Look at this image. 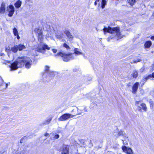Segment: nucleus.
Returning <instances> with one entry per match:
<instances>
[{"label":"nucleus","instance_id":"nucleus-1","mask_svg":"<svg viewBox=\"0 0 154 154\" xmlns=\"http://www.w3.org/2000/svg\"><path fill=\"white\" fill-rule=\"evenodd\" d=\"M32 64V61L29 58L25 57H19L16 61L11 64L10 67L11 70H15L25 64L26 67L29 68Z\"/></svg>","mask_w":154,"mask_h":154},{"label":"nucleus","instance_id":"nucleus-2","mask_svg":"<svg viewBox=\"0 0 154 154\" xmlns=\"http://www.w3.org/2000/svg\"><path fill=\"white\" fill-rule=\"evenodd\" d=\"M42 31V29H36L35 30V32L38 37V41L40 42V44L38 45L37 48H35V50L38 52L43 54L45 53L46 49L49 50L50 48L45 43L42 42L43 39V35Z\"/></svg>","mask_w":154,"mask_h":154},{"label":"nucleus","instance_id":"nucleus-3","mask_svg":"<svg viewBox=\"0 0 154 154\" xmlns=\"http://www.w3.org/2000/svg\"><path fill=\"white\" fill-rule=\"evenodd\" d=\"M101 30L103 31L104 35H106L107 32L111 34L116 33L117 40L123 37V36L121 35V34L120 32V29L119 27L111 28L109 26L108 28L104 27Z\"/></svg>","mask_w":154,"mask_h":154},{"label":"nucleus","instance_id":"nucleus-4","mask_svg":"<svg viewBox=\"0 0 154 154\" xmlns=\"http://www.w3.org/2000/svg\"><path fill=\"white\" fill-rule=\"evenodd\" d=\"M58 56L62 57L63 60L64 61H68L70 60H73L75 58V56L72 53L67 54L66 53L60 52L55 55V56Z\"/></svg>","mask_w":154,"mask_h":154},{"label":"nucleus","instance_id":"nucleus-5","mask_svg":"<svg viewBox=\"0 0 154 154\" xmlns=\"http://www.w3.org/2000/svg\"><path fill=\"white\" fill-rule=\"evenodd\" d=\"M61 154H69V149L68 145H63L60 148Z\"/></svg>","mask_w":154,"mask_h":154},{"label":"nucleus","instance_id":"nucleus-6","mask_svg":"<svg viewBox=\"0 0 154 154\" xmlns=\"http://www.w3.org/2000/svg\"><path fill=\"white\" fill-rule=\"evenodd\" d=\"M7 11L9 12L8 16L12 17L14 12V8L12 5H10L7 8Z\"/></svg>","mask_w":154,"mask_h":154},{"label":"nucleus","instance_id":"nucleus-7","mask_svg":"<svg viewBox=\"0 0 154 154\" xmlns=\"http://www.w3.org/2000/svg\"><path fill=\"white\" fill-rule=\"evenodd\" d=\"M72 117L71 115L69 114H65L61 116L58 119L59 121H63L66 120Z\"/></svg>","mask_w":154,"mask_h":154},{"label":"nucleus","instance_id":"nucleus-8","mask_svg":"<svg viewBox=\"0 0 154 154\" xmlns=\"http://www.w3.org/2000/svg\"><path fill=\"white\" fill-rule=\"evenodd\" d=\"M122 149L124 152L127 154H133L132 150L128 147L123 146L122 147Z\"/></svg>","mask_w":154,"mask_h":154},{"label":"nucleus","instance_id":"nucleus-9","mask_svg":"<svg viewBox=\"0 0 154 154\" xmlns=\"http://www.w3.org/2000/svg\"><path fill=\"white\" fill-rule=\"evenodd\" d=\"M78 108H77L78 110V112H79V114H81V112H85L87 111L88 109L87 107L86 106H78Z\"/></svg>","mask_w":154,"mask_h":154},{"label":"nucleus","instance_id":"nucleus-10","mask_svg":"<svg viewBox=\"0 0 154 154\" xmlns=\"http://www.w3.org/2000/svg\"><path fill=\"white\" fill-rule=\"evenodd\" d=\"M139 84V83L138 82H137L135 83L133 85L132 88V92L133 93L135 94L136 93L137 90L138 88Z\"/></svg>","mask_w":154,"mask_h":154},{"label":"nucleus","instance_id":"nucleus-11","mask_svg":"<svg viewBox=\"0 0 154 154\" xmlns=\"http://www.w3.org/2000/svg\"><path fill=\"white\" fill-rule=\"evenodd\" d=\"M64 33L66 35L68 38L70 40H72L73 36L69 31L67 30H66L64 31Z\"/></svg>","mask_w":154,"mask_h":154},{"label":"nucleus","instance_id":"nucleus-12","mask_svg":"<svg viewBox=\"0 0 154 154\" xmlns=\"http://www.w3.org/2000/svg\"><path fill=\"white\" fill-rule=\"evenodd\" d=\"M52 119V117L50 118L47 120H45L43 123L41 124L40 125H41V126H43L44 125H48L51 121Z\"/></svg>","mask_w":154,"mask_h":154},{"label":"nucleus","instance_id":"nucleus-13","mask_svg":"<svg viewBox=\"0 0 154 154\" xmlns=\"http://www.w3.org/2000/svg\"><path fill=\"white\" fill-rule=\"evenodd\" d=\"M5 10V5L3 3H2L1 5L0 8V12L2 14H4Z\"/></svg>","mask_w":154,"mask_h":154},{"label":"nucleus","instance_id":"nucleus-14","mask_svg":"<svg viewBox=\"0 0 154 154\" xmlns=\"http://www.w3.org/2000/svg\"><path fill=\"white\" fill-rule=\"evenodd\" d=\"M10 50L12 51L14 53L17 52L18 50L17 45H14V46L11 47Z\"/></svg>","mask_w":154,"mask_h":154},{"label":"nucleus","instance_id":"nucleus-15","mask_svg":"<svg viewBox=\"0 0 154 154\" xmlns=\"http://www.w3.org/2000/svg\"><path fill=\"white\" fill-rule=\"evenodd\" d=\"M146 106H138L137 109V110L139 111H142V110H143L144 111H146Z\"/></svg>","mask_w":154,"mask_h":154},{"label":"nucleus","instance_id":"nucleus-16","mask_svg":"<svg viewBox=\"0 0 154 154\" xmlns=\"http://www.w3.org/2000/svg\"><path fill=\"white\" fill-rule=\"evenodd\" d=\"M152 45V42L150 41H146L144 45L146 48H149Z\"/></svg>","mask_w":154,"mask_h":154},{"label":"nucleus","instance_id":"nucleus-17","mask_svg":"<svg viewBox=\"0 0 154 154\" xmlns=\"http://www.w3.org/2000/svg\"><path fill=\"white\" fill-rule=\"evenodd\" d=\"M17 45L18 46V50L19 51H21L26 48L25 46L23 45L22 44H20Z\"/></svg>","mask_w":154,"mask_h":154},{"label":"nucleus","instance_id":"nucleus-18","mask_svg":"<svg viewBox=\"0 0 154 154\" xmlns=\"http://www.w3.org/2000/svg\"><path fill=\"white\" fill-rule=\"evenodd\" d=\"M107 2L106 0H102L101 2V7L102 9L104 8L106 5Z\"/></svg>","mask_w":154,"mask_h":154},{"label":"nucleus","instance_id":"nucleus-19","mask_svg":"<svg viewBox=\"0 0 154 154\" xmlns=\"http://www.w3.org/2000/svg\"><path fill=\"white\" fill-rule=\"evenodd\" d=\"M21 5V2L20 1L17 2L14 4L15 7L17 8H19Z\"/></svg>","mask_w":154,"mask_h":154},{"label":"nucleus","instance_id":"nucleus-20","mask_svg":"<svg viewBox=\"0 0 154 154\" xmlns=\"http://www.w3.org/2000/svg\"><path fill=\"white\" fill-rule=\"evenodd\" d=\"M152 77L154 78V72H153L152 75H149L147 77L143 78V80H144L145 81H146L148 79H149V78Z\"/></svg>","mask_w":154,"mask_h":154},{"label":"nucleus","instance_id":"nucleus-21","mask_svg":"<svg viewBox=\"0 0 154 154\" xmlns=\"http://www.w3.org/2000/svg\"><path fill=\"white\" fill-rule=\"evenodd\" d=\"M79 49L78 48H75L74 49V54L77 55H80L82 54V52L79 51Z\"/></svg>","mask_w":154,"mask_h":154},{"label":"nucleus","instance_id":"nucleus-22","mask_svg":"<svg viewBox=\"0 0 154 154\" xmlns=\"http://www.w3.org/2000/svg\"><path fill=\"white\" fill-rule=\"evenodd\" d=\"M63 33H61L60 34H58L56 35V36L57 38L60 39H62L63 37Z\"/></svg>","mask_w":154,"mask_h":154},{"label":"nucleus","instance_id":"nucleus-23","mask_svg":"<svg viewBox=\"0 0 154 154\" xmlns=\"http://www.w3.org/2000/svg\"><path fill=\"white\" fill-rule=\"evenodd\" d=\"M136 1V0H129L128 2L132 6L135 4Z\"/></svg>","mask_w":154,"mask_h":154},{"label":"nucleus","instance_id":"nucleus-24","mask_svg":"<svg viewBox=\"0 0 154 154\" xmlns=\"http://www.w3.org/2000/svg\"><path fill=\"white\" fill-rule=\"evenodd\" d=\"M13 32L15 36H16L18 34L17 29L16 28H14L13 29Z\"/></svg>","mask_w":154,"mask_h":154},{"label":"nucleus","instance_id":"nucleus-25","mask_svg":"<svg viewBox=\"0 0 154 154\" xmlns=\"http://www.w3.org/2000/svg\"><path fill=\"white\" fill-rule=\"evenodd\" d=\"M62 45L65 48H66L67 49V50H69L70 49V47L66 43H64Z\"/></svg>","mask_w":154,"mask_h":154},{"label":"nucleus","instance_id":"nucleus-26","mask_svg":"<svg viewBox=\"0 0 154 154\" xmlns=\"http://www.w3.org/2000/svg\"><path fill=\"white\" fill-rule=\"evenodd\" d=\"M132 75L134 78H136L138 75V73L137 71H134Z\"/></svg>","mask_w":154,"mask_h":154},{"label":"nucleus","instance_id":"nucleus-27","mask_svg":"<svg viewBox=\"0 0 154 154\" xmlns=\"http://www.w3.org/2000/svg\"><path fill=\"white\" fill-rule=\"evenodd\" d=\"M49 76L51 78V79L53 78L54 76V74L53 72H50L49 73Z\"/></svg>","mask_w":154,"mask_h":154},{"label":"nucleus","instance_id":"nucleus-28","mask_svg":"<svg viewBox=\"0 0 154 154\" xmlns=\"http://www.w3.org/2000/svg\"><path fill=\"white\" fill-rule=\"evenodd\" d=\"M49 67L48 66H45V71L47 72L48 73L49 72Z\"/></svg>","mask_w":154,"mask_h":154},{"label":"nucleus","instance_id":"nucleus-29","mask_svg":"<svg viewBox=\"0 0 154 154\" xmlns=\"http://www.w3.org/2000/svg\"><path fill=\"white\" fill-rule=\"evenodd\" d=\"M141 61V59L139 58H137L136 60H134L133 61L134 63H136Z\"/></svg>","mask_w":154,"mask_h":154},{"label":"nucleus","instance_id":"nucleus-30","mask_svg":"<svg viewBox=\"0 0 154 154\" xmlns=\"http://www.w3.org/2000/svg\"><path fill=\"white\" fill-rule=\"evenodd\" d=\"M149 101L150 106H153L154 105L153 102L151 100H149Z\"/></svg>","mask_w":154,"mask_h":154},{"label":"nucleus","instance_id":"nucleus-31","mask_svg":"<svg viewBox=\"0 0 154 154\" xmlns=\"http://www.w3.org/2000/svg\"><path fill=\"white\" fill-rule=\"evenodd\" d=\"M4 81L2 79V78L1 77H0V86L2 85V84L3 83Z\"/></svg>","mask_w":154,"mask_h":154},{"label":"nucleus","instance_id":"nucleus-32","mask_svg":"<svg viewBox=\"0 0 154 154\" xmlns=\"http://www.w3.org/2000/svg\"><path fill=\"white\" fill-rule=\"evenodd\" d=\"M124 132L122 131H119V132L118 134L119 136H120L121 135H123V134Z\"/></svg>","mask_w":154,"mask_h":154},{"label":"nucleus","instance_id":"nucleus-33","mask_svg":"<svg viewBox=\"0 0 154 154\" xmlns=\"http://www.w3.org/2000/svg\"><path fill=\"white\" fill-rule=\"evenodd\" d=\"M123 136L124 138H128V137L127 135L125 134L124 132L123 135H122Z\"/></svg>","mask_w":154,"mask_h":154},{"label":"nucleus","instance_id":"nucleus-34","mask_svg":"<svg viewBox=\"0 0 154 154\" xmlns=\"http://www.w3.org/2000/svg\"><path fill=\"white\" fill-rule=\"evenodd\" d=\"M59 137H60V136H59V135L56 134L54 136V138L57 139Z\"/></svg>","mask_w":154,"mask_h":154},{"label":"nucleus","instance_id":"nucleus-35","mask_svg":"<svg viewBox=\"0 0 154 154\" xmlns=\"http://www.w3.org/2000/svg\"><path fill=\"white\" fill-rule=\"evenodd\" d=\"M52 51L54 53H56L57 51V50L55 49H52Z\"/></svg>","mask_w":154,"mask_h":154},{"label":"nucleus","instance_id":"nucleus-36","mask_svg":"<svg viewBox=\"0 0 154 154\" xmlns=\"http://www.w3.org/2000/svg\"><path fill=\"white\" fill-rule=\"evenodd\" d=\"M26 138V137H24L23 138H22L21 140H20V142L21 143H22V141H23V139H25Z\"/></svg>","mask_w":154,"mask_h":154},{"label":"nucleus","instance_id":"nucleus-37","mask_svg":"<svg viewBox=\"0 0 154 154\" xmlns=\"http://www.w3.org/2000/svg\"><path fill=\"white\" fill-rule=\"evenodd\" d=\"M25 151L24 150H23L22 151L20 152L19 153L20 154H25L24 153Z\"/></svg>","mask_w":154,"mask_h":154},{"label":"nucleus","instance_id":"nucleus-38","mask_svg":"<svg viewBox=\"0 0 154 154\" xmlns=\"http://www.w3.org/2000/svg\"><path fill=\"white\" fill-rule=\"evenodd\" d=\"M122 140L123 142V144L124 145H126L128 144V143L127 142H125L123 140Z\"/></svg>","mask_w":154,"mask_h":154},{"label":"nucleus","instance_id":"nucleus-39","mask_svg":"<svg viewBox=\"0 0 154 154\" xmlns=\"http://www.w3.org/2000/svg\"><path fill=\"white\" fill-rule=\"evenodd\" d=\"M16 36H17V39H20V37L19 36V35L18 34Z\"/></svg>","mask_w":154,"mask_h":154},{"label":"nucleus","instance_id":"nucleus-40","mask_svg":"<svg viewBox=\"0 0 154 154\" xmlns=\"http://www.w3.org/2000/svg\"><path fill=\"white\" fill-rule=\"evenodd\" d=\"M45 136H48L49 135V134L47 133H46L44 135Z\"/></svg>","mask_w":154,"mask_h":154},{"label":"nucleus","instance_id":"nucleus-41","mask_svg":"<svg viewBox=\"0 0 154 154\" xmlns=\"http://www.w3.org/2000/svg\"><path fill=\"white\" fill-rule=\"evenodd\" d=\"M151 39L152 40H154V36H152L151 37Z\"/></svg>","mask_w":154,"mask_h":154},{"label":"nucleus","instance_id":"nucleus-42","mask_svg":"<svg viewBox=\"0 0 154 154\" xmlns=\"http://www.w3.org/2000/svg\"><path fill=\"white\" fill-rule=\"evenodd\" d=\"M10 83H7L6 84L5 86H6V88H7L8 87V86L9 84H10Z\"/></svg>","mask_w":154,"mask_h":154},{"label":"nucleus","instance_id":"nucleus-43","mask_svg":"<svg viewBox=\"0 0 154 154\" xmlns=\"http://www.w3.org/2000/svg\"><path fill=\"white\" fill-rule=\"evenodd\" d=\"M97 4V2L95 1V2H94V4L95 5H96Z\"/></svg>","mask_w":154,"mask_h":154},{"label":"nucleus","instance_id":"nucleus-44","mask_svg":"<svg viewBox=\"0 0 154 154\" xmlns=\"http://www.w3.org/2000/svg\"><path fill=\"white\" fill-rule=\"evenodd\" d=\"M107 41L108 42H109V41L110 38H107Z\"/></svg>","mask_w":154,"mask_h":154},{"label":"nucleus","instance_id":"nucleus-45","mask_svg":"<svg viewBox=\"0 0 154 154\" xmlns=\"http://www.w3.org/2000/svg\"><path fill=\"white\" fill-rule=\"evenodd\" d=\"M99 1H100V0H96V1L97 2H99Z\"/></svg>","mask_w":154,"mask_h":154},{"label":"nucleus","instance_id":"nucleus-46","mask_svg":"<svg viewBox=\"0 0 154 154\" xmlns=\"http://www.w3.org/2000/svg\"><path fill=\"white\" fill-rule=\"evenodd\" d=\"M152 15L153 16H154V12H153L152 14Z\"/></svg>","mask_w":154,"mask_h":154},{"label":"nucleus","instance_id":"nucleus-47","mask_svg":"<svg viewBox=\"0 0 154 154\" xmlns=\"http://www.w3.org/2000/svg\"><path fill=\"white\" fill-rule=\"evenodd\" d=\"M141 106H144L143 105V104H141Z\"/></svg>","mask_w":154,"mask_h":154},{"label":"nucleus","instance_id":"nucleus-48","mask_svg":"<svg viewBox=\"0 0 154 154\" xmlns=\"http://www.w3.org/2000/svg\"><path fill=\"white\" fill-rule=\"evenodd\" d=\"M98 5H99V6H100V3H99V4H98Z\"/></svg>","mask_w":154,"mask_h":154},{"label":"nucleus","instance_id":"nucleus-49","mask_svg":"<svg viewBox=\"0 0 154 154\" xmlns=\"http://www.w3.org/2000/svg\"><path fill=\"white\" fill-rule=\"evenodd\" d=\"M74 53H73V54H72L74 56V55H73V54H74Z\"/></svg>","mask_w":154,"mask_h":154},{"label":"nucleus","instance_id":"nucleus-50","mask_svg":"<svg viewBox=\"0 0 154 154\" xmlns=\"http://www.w3.org/2000/svg\"><path fill=\"white\" fill-rule=\"evenodd\" d=\"M153 46L154 47V44H153Z\"/></svg>","mask_w":154,"mask_h":154},{"label":"nucleus","instance_id":"nucleus-51","mask_svg":"<svg viewBox=\"0 0 154 154\" xmlns=\"http://www.w3.org/2000/svg\"><path fill=\"white\" fill-rule=\"evenodd\" d=\"M28 1H29L30 0H27Z\"/></svg>","mask_w":154,"mask_h":154}]
</instances>
